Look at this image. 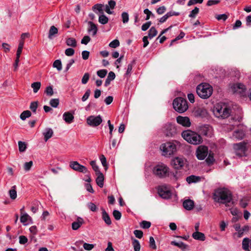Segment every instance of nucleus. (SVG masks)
I'll list each match as a JSON object with an SVG mask.
<instances>
[{"label": "nucleus", "instance_id": "obj_40", "mask_svg": "<svg viewBox=\"0 0 251 251\" xmlns=\"http://www.w3.org/2000/svg\"><path fill=\"white\" fill-rule=\"evenodd\" d=\"M31 88L33 89V92L36 93L41 87V83L40 82H35L31 84Z\"/></svg>", "mask_w": 251, "mask_h": 251}, {"label": "nucleus", "instance_id": "obj_49", "mask_svg": "<svg viewBox=\"0 0 251 251\" xmlns=\"http://www.w3.org/2000/svg\"><path fill=\"white\" fill-rule=\"evenodd\" d=\"M151 226V222L146 221H143L140 223L141 227L144 229H148Z\"/></svg>", "mask_w": 251, "mask_h": 251}, {"label": "nucleus", "instance_id": "obj_5", "mask_svg": "<svg viewBox=\"0 0 251 251\" xmlns=\"http://www.w3.org/2000/svg\"><path fill=\"white\" fill-rule=\"evenodd\" d=\"M173 105L175 110L180 113L186 111L188 108L186 100L181 97L176 98Z\"/></svg>", "mask_w": 251, "mask_h": 251}, {"label": "nucleus", "instance_id": "obj_4", "mask_svg": "<svg viewBox=\"0 0 251 251\" xmlns=\"http://www.w3.org/2000/svg\"><path fill=\"white\" fill-rule=\"evenodd\" d=\"M196 91L200 97L203 99H206L211 96L213 88L210 84L202 83L197 86Z\"/></svg>", "mask_w": 251, "mask_h": 251}, {"label": "nucleus", "instance_id": "obj_15", "mask_svg": "<svg viewBox=\"0 0 251 251\" xmlns=\"http://www.w3.org/2000/svg\"><path fill=\"white\" fill-rule=\"evenodd\" d=\"M231 89L233 93H239L240 94H243L246 90L245 85L240 83L232 84L231 86Z\"/></svg>", "mask_w": 251, "mask_h": 251}, {"label": "nucleus", "instance_id": "obj_20", "mask_svg": "<svg viewBox=\"0 0 251 251\" xmlns=\"http://www.w3.org/2000/svg\"><path fill=\"white\" fill-rule=\"evenodd\" d=\"M104 4L97 3L92 7V10L96 14H98V15H100L104 13Z\"/></svg>", "mask_w": 251, "mask_h": 251}, {"label": "nucleus", "instance_id": "obj_17", "mask_svg": "<svg viewBox=\"0 0 251 251\" xmlns=\"http://www.w3.org/2000/svg\"><path fill=\"white\" fill-rule=\"evenodd\" d=\"M200 131L202 135L210 137L212 134V127L208 125H204L200 127Z\"/></svg>", "mask_w": 251, "mask_h": 251}, {"label": "nucleus", "instance_id": "obj_39", "mask_svg": "<svg viewBox=\"0 0 251 251\" xmlns=\"http://www.w3.org/2000/svg\"><path fill=\"white\" fill-rule=\"evenodd\" d=\"M132 245L133 246L134 251H140L141 245L138 240L135 239H133Z\"/></svg>", "mask_w": 251, "mask_h": 251}, {"label": "nucleus", "instance_id": "obj_43", "mask_svg": "<svg viewBox=\"0 0 251 251\" xmlns=\"http://www.w3.org/2000/svg\"><path fill=\"white\" fill-rule=\"evenodd\" d=\"M31 112L29 110H26L23 112L21 115L20 118L22 120H25L27 118L31 116Z\"/></svg>", "mask_w": 251, "mask_h": 251}, {"label": "nucleus", "instance_id": "obj_46", "mask_svg": "<svg viewBox=\"0 0 251 251\" xmlns=\"http://www.w3.org/2000/svg\"><path fill=\"white\" fill-rule=\"evenodd\" d=\"M121 16L123 23L124 24L127 23L129 20L128 14L126 12H124L122 13Z\"/></svg>", "mask_w": 251, "mask_h": 251}, {"label": "nucleus", "instance_id": "obj_27", "mask_svg": "<svg viewBox=\"0 0 251 251\" xmlns=\"http://www.w3.org/2000/svg\"><path fill=\"white\" fill-rule=\"evenodd\" d=\"M192 237L196 240L202 241H204L205 239L204 234L199 231L194 232L192 234Z\"/></svg>", "mask_w": 251, "mask_h": 251}, {"label": "nucleus", "instance_id": "obj_36", "mask_svg": "<svg viewBox=\"0 0 251 251\" xmlns=\"http://www.w3.org/2000/svg\"><path fill=\"white\" fill-rule=\"evenodd\" d=\"M66 43L68 46L72 47H75L76 46V41L74 38L70 37L67 39Z\"/></svg>", "mask_w": 251, "mask_h": 251}, {"label": "nucleus", "instance_id": "obj_62", "mask_svg": "<svg viewBox=\"0 0 251 251\" xmlns=\"http://www.w3.org/2000/svg\"><path fill=\"white\" fill-rule=\"evenodd\" d=\"M33 165V162L32 161H30L28 162H25L24 164V169L25 171H28L30 170L32 166Z\"/></svg>", "mask_w": 251, "mask_h": 251}, {"label": "nucleus", "instance_id": "obj_23", "mask_svg": "<svg viewBox=\"0 0 251 251\" xmlns=\"http://www.w3.org/2000/svg\"><path fill=\"white\" fill-rule=\"evenodd\" d=\"M63 119L66 123L71 124L74 120V116L70 112H66L63 115Z\"/></svg>", "mask_w": 251, "mask_h": 251}, {"label": "nucleus", "instance_id": "obj_19", "mask_svg": "<svg viewBox=\"0 0 251 251\" xmlns=\"http://www.w3.org/2000/svg\"><path fill=\"white\" fill-rule=\"evenodd\" d=\"M194 115L197 117H205L207 115V112L205 108L199 107L195 110Z\"/></svg>", "mask_w": 251, "mask_h": 251}, {"label": "nucleus", "instance_id": "obj_57", "mask_svg": "<svg viewBox=\"0 0 251 251\" xmlns=\"http://www.w3.org/2000/svg\"><path fill=\"white\" fill-rule=\"evenodd\" d=\"M149 244H150V247L152 248V249L156 250V246L155 245V242L154 241V239L153 237L151 236L150 237V241H149Z\"/></svg>", "mask_w": 251, "mask_h": 251}, {"label": "nucleus", "instance_id": "obj_48", "mask_svg": "<svg viewBox=\"0 0 251 251\" xmlns=\"http://www.w3.org/2000/svg\"><path fill=\"white\" fill-rule=\"evenodd\" d=\"M90 165L92 166L93 169L95 171L96 174L101 173L99 170L98 166L96 164L95 161H91L90 162Z\"/></svg>", "mask_w": 251, "mask_h": 251}, {"label": "nucleus", "instance_id": "obj_30", "mask_svg": "<svg viewBox=\"0 0 251 251\" xmlns=\"http://www.w3.org/2000/svg\"><path fill=\"white\" fill-rule=\"evenodd\" d=\"M115 74L113 72H110L108 74V76L105 80L104 83V86L105 87L108 86L110 84L111 81L113 80L115 78Z\"/></svg>", "mask_w": 251, "mask_h": 251}, {"label": "nucleus", "instance_id": "obj_25", "mask_svg": "<svg viewBox=\"0 0 251 251\" xmlns=\"http://www.w3.org/2000/svg\"><path fill=\"white\" fill-rule=\"evenodd\" d=\"M102 210V219L104 221L105 224L107 225H110L112 223L111 219L108 214L103 209L101 208Z\"/></svg>", "mask_w": 251, "mask_h": 251}, {"label": "nucleus", "instance_id": "obj_1", "mask_svg": "<svg viewBox=\"0 0 251 251\" xmlns=\"http://www.w3.org/2000/svg\"><path fill=\"white\" fill-rule=\"evenodd\" d=\"M213 197L215 201L226 205L232 200V193L226 188H220L216 189Z\"/></svg>", "mask_w": 251, "mask_h": 251}, {"label": "nucleus", "instance_id": "obj_22", "mask_svg": "<svg viewBox=\"0 0 251 251\" xmlns=\"http://www.w3.org/2000/svg\"><path fill=\"white\" fill-rule=\"evenodd\" d=\"M83 223V219L82 218L78 217L76 221L74 222L72 224V228L74 230H77Z\"/></svg>", "mask_w": 251, "mask_h": 251}, {"label": "nucleus", "instance_id": "obj_47", "mask_svg": "<svg viewBox=\"0 0 251 251\" xmlns=\"http://www.w3.org/2000/svg\"><path fill=\"white\" fill-rule=\"evenodd\" d=\"M199 8H198L197 7H195V8L192 10L190 14L189 15V17L190 18H195L197 15L199 13Z\"/></svg>", "mask_w": 251, "mask_h": 251}, {"label": "nucleus", "instance_id": "obj_3", "mask_svg": "<svg viewBox=\"0 0 251 251\" xmlns=\"http://www.w3.org/2000/svg\"><path fill=\"white\" fill-rule=\"evenodd\" d=\"M181 136L188 143L193 145H199L202 142V139L201 135L191 130L183 131L181 133Z\"/></svg>", "mask_w": 251, "mask_h": 251}, {"label": "nucleus", "instance_id": "obj_61", "mask_svg": "<svg viewBox=\"0 0 251 251\" xmlns=\"http://www.w3.org/2000/svg\"><path fill=\"white\" fill-rule=\"evenodd\" d=\"M216 18L218 21L223 20L225 21L228 18V16L225 14H219L216 16Z\"/></svg>", "mask_w": 251, "mask_h": 251}, {"label": "nucleus", "instance_id": "obj_38", "mask_svg": "<svg viewBox=\"0 0 251 251\" xmlns=\"http://www.w3.org/2000/svg\"><path fill=\"white\" fill-rule=\"evenodd\" d=\"M135 60H133L129 64H128L126 73L125 74L126 75H130L132 72V68L135 65Z\"/></svg>", "mask_w": 251, "mask_h": 251}, {"label": "nucleus", "instance_id": "obj_14", "mask_svg": "<svg viewBox=\"0 0 251 251\" xmlns=\"http://www.w3.org/2000/svg\"><path fill=\"white\" fill-rule=\"evenodd\" d=\"M185 159L183 157H176L172 159L171 165L176 169H180L184 165Z\"/></svg>", "mask_w": 251, "mask_h": 251}, {"label": "nucleus", "instance_id": "obj_56", "mask_svg": "<svg viewBox=\"0 0 251 251\" xmlns=\"http://www.w3.org/2000/svg\"><path fill=\"white\" fill-rule=\"evenodd\" d=\"M45 93L49 96H51L53 94V88L51 86H49L46 87Z\"/></svg>", "mask_w": 251, "mask_h": 251}, {"label": "nucleus", "instance_id": "obj_10", "mask_svg": "<svg viewBox=\"0 0 251 251\" xmlns=\"http://www.w3.org/2000/svg\"><path fill=\"white\" fill-rule=\"evenodd\" d=\"M233 148L235 150V153L237 156L241 157L246 156L247 151L246 144L244 142H240L234 144Z\"/></svg>", "mask_w": 251, "mask_h": 251}, {"label": "nucleus", "instance_id": "obj_55", "mask_svg": "<svg viewBox=\"0 0 251 251\" xmlns=\"http://www.w3.org/2000/svg\"><path fill=\"white\" fill-rule=\"evenodd\" d=\"M172 244L174 245L181 249H186V246L182 242H176L175 241L172 242Z\"/></svg>", "mask_w": 251, "mask_h": 251}, {"label": "nucleus", "instance_id": "obj_32", "mask_svg": "<svg viewBox=\"0 0 251 251\" xmlns=\"http://www.w3.org/2000/svg\"><path fill=\"white\" fill-rule=\"evenodd\" d=\"M245 136V133L242 130H237L234 131L233 137L237 140L242 139Z\"/></svg>", "mask_w": 251, "mask_h": 251}, {"label": "nucleus", "instance_id": "obj_24", "mask_svg": "<svg viewBox=\"0 0 251 251\" xmlns=\"http://www.w3.org/2000/svg\"><path fill=\"white\" fill-rule=\"evenodd\" d=\"M184 208L187 210H191L193 209L194 206V202L191 200H186L183 202Z\"/></svg>", "mask_w": 251, "mask_h": 251}, {"label": "nucleus", "instance_id": "obj_52", "mask_svg": "<svg viewBox=\"0 0 251 251\" xmlns=\"http://www.w3.org/2000/svg\"><path fill=\"white\" fill-rule=\"evenodd\" d=\"M89 78H90V75L89 73H86L84 74V75H83L82 78V79H81V83L83 84H86L89 79Z\"/></svg>", "mask_w": 251, "mask_h": 251}, {"label": "nucleus", "instance_id": "obj_58", "mask_svg": "<svg viewBox=\"0 0 251 251\" xmlns=\"http://www.w3.org/2000/svg\"><path fill=\"white\" fill-rule=\"evenodd\" d=\"M87 206L89 209L93 212L96 211L98 209L97 206L93 202L88 203Z\"/></svg>", "mask_w": 251, "mask_h": 251}, {"label": "nucleus", "instance_id": "obj_45", "mask_svg": "<svg viewBox=\"0 0 251 251\" xmlns=\"http://www.w3.org/2000/svg\"><path fill=\"white\" fill-rule=\"evenodd\" d=\"M59 100L58 99H52L50 100V104L54 108H56L59 105Z\"/></svg>", "mask_w": 251, "mask_h": 251}, {"label": "nucleus", "instance_id": "obj_16", "mask_svg": "<svg viewBox=\"0 0 251 251\" xmlns=\"http://www.w3.org/2000/svg\"><path fill=\"white\" fill-rule=\"evenodd\" d=\"M176 120L178 124L183 126L190 127L191 124L190 119L188 117L178 116L176 117Z\"/></svg>", "mask_w": 251, "mask_h": 251}, {"label": "nucleus", "instance_id": "obj_21", "mask_svg": "<svg viewBox=\"0 0 251 251\" xmlns=\"http://www.w3.org/2000/svg\"><path fill=\"white\" fill-rule=\"evenodd\" d=\"M53 131L51 128H46L43 132V135L44 136V140L47 142L53 135Z\"/></svg>", "mask_w": 251, "mask_h": 251}, {"label": "nucleus", "instance_id": "obj_50", "mask_svg": "<svg viewBox=\"0 0 251 251\" xmlns=\"http://www.w3.org/2000/svg\"><path fill=\"white\" fill-rule=\"evenodd\" d=\"M120 46V42L118 40L115 39L113 40L112 42H111L109 44V46L110 48H116Z\"/></svg>", "mask_w": 251, "mask_h": 251}, {"label": "nucleus", "instance_id": "obj_60", "mask_svg": "<svg viewBox=\"0 0 251 251\" xmlns=\"http://www.w3.org/2000/svg\"><path fill=\"white\" fill-rule=\"evenodd\" d=\"M83 247L85 250L91 251L94 248V245L91 244L84 243Z\"/></svg>", "mask_w": 251, "mask_h": 251}, {"label": "nucleus", "instance_id": "obj_31", "mask_svg": "<svg viewBox=\"0 0 251 251\" xmlns=\"http://www.w3.org/2000/svg\"><path fill=\"white\" fill-rule=\"evenodd\" d=\"M30 221H31V217L27 213H24L21 215L20 221L24 225H28Z\"/></svg>", "mask_w": 251, "mask_h": 251}, {"label": "nucleus", "instance_id": "obj_63", "mask_svg": "<svg viewBox=\"0 0 251 251\" xmlns=\"http://www.w3.org/2000/svg\"><path fill=\"white\" fill-rule=\"evenodd\" d=\"M91 93V91L90 89H88L85 92L84 95L82 96L81 98V100L82 101H85L89 97Z\"/></svg>", "mask_w": 251, "mask_h": 251}, {"label": "nucleus", "instance_id": "obj_8", "mask_svg": "<svg viewBox=\"0 0 251 251\" xmlns=\"http://www.w3.org/2000/svg\"><path fill=\"white\" fill-rule=\"evenodd\" d=\"M157 192L158 195L164 199H170L172 196V193L170 188L166 185L158 186Z\"/></svg>", "mask_w": 251, "mask_h": 251}, {"label": "nucleus", "instance_id": "obj_33", "mask_svg": "<svg viewBox=\"0 0 251 251\" xmlns=\"http://www.w3.org/2000/svg\"><path fill=\"white\" fill-rule=\"evenodd\" d=\"M99 22L101 25H105L108 23L109 19L104 14L99 15Z\"/></svg>", "mask_w": 251, "mask_h": 251}, {"label": "nucleus", "instance_id": "obj_2", "mask_svg": "<svg viewBox=\"0 0 251 251\" xmlns=\"http://www.w3.org/2000/svg\"><path fill=\"white\" fill-rule=\"evenodd\" d=\"M213 113L218 118L225 119L229 116L230 108L224 103H218L213 108Z\"/></svg>", "mask_w": 251, "mask_h": 251}, {"label": "nucleus", "instance_id": "obj_34", "mask_svg": "<svg viewBox=\"0 0 251 251\" xmlns=\"http://www.w3.org/2000/svg\"><path fill=\"white\" fill-rule=\"evenodd\" d=\"M16 186H13L11 189L9 191V194L12 200H15L17 198Z\"/></svg>", "mask_w": 251, "mask_h": 251}, {"label": "nucleus", "instance_id": "obj_26", "mask_svg": "<svg viewBox=\"0 0 251 251\" xmlns=\"http://www.w3.org/2000/svg\"><path fill=\"white\" fill-rule=\"evenodd\" d=\"M186 181L189 183H196L201 181V177L199 176L191 175L186 177Z\"/></svg>", "mask_w": 251, "mask_h": 251}, {"label": "nucleus", "instance_id": "obj_51", "mask_svg": "<svg viewBox=\"0 0 251 251\" xmlns=\"http://www.w3.org/2000/svg\"><path fill=\"white\" fill-rule=\"evenodd\" d=\"M107 73V71L106 70L102 69L97 71V75L100 78H103L105 76Z\"/></svg>", "mask_w": 251, "mask_h": 251}, {"label": "nucleus", "instance_id": "obj_64", "mask_svg": "<svg viewBox=\"0 0 251 251\" xmlns=\"http://www.w3.org/2000/svg\"><path fill=\"white\" fill-rule=\"evenodd\" d=\"M65 53L67 56H72L75 53V50L72 48H68L65 50Z\"/></svg>", "mask_w": 251, "mask_h": 251}, {"label": "nucleus", "instance_id": "obj_35", "mask_svg": "<svg viewBox=\"0 0 251 251\" xmlns=\"http://www.w3.org/2000/svg\"><path fill=\"white\" fill-rule=\"evenodd\" d=\"M251 241L248 238H245L242 241V248L246 251H250L249 244Z\"/></svg>", "mask_w": 251, "mask_h": 251}, {"label": "nucleus", "instance_id": "obj_12", "mask_svg": "<svg viewBox=\"0 0 251 251\" xmlns=\"http://www.w3.org/2000/svg\"><path fill=\"white\" fill-rule=\"evenodd\" d=\"M208 149L206 146H200L196 151V156L198 159L203 160L207 156Z\"/></svg>", "mask_w": 251, "mask_h": 251}, {"label": "nucleus", "instance_id": "obj_13", "mask_svg": "<svg viewBox=\"0 0 251 251\" xmlns=\"http://www.w3.org/2000/svg\"><path fill=\"white\" fill-rule=\"evenodd\" d=\"M70 167L75 171H77L83 174L88 173V170L86 167L80 165L77 161H72L70 162Z\"/></svg>", "mask_w": 251, "mask_h": 251}, {"label": "nucleus", "instance_id": "obj_54", "mask_svg": "<svg viewBox=\"0 0 251 251\" xmlns=\"http://www.w3.org/2000/svg\"><path fill=\"white\" fill-rule=\"evenodd\" d=\"M113 215L115 220H119L122 216L121 213L117 210H114L113 211Z\"/></svg>", "mask_w": 251, "mask_h": 251}, {"label": "nucleus", "instance_id": "obj_18", "mask_svg": "<svg viewBox=\"0 0 251 251\" xmlns=\"http://www.w3.org/2000/svg\"><path fill=\"white\" fill-rule=\"evenodd\" d=\"M88 27L87 31L88 33H92L93 36L96 35L98 30L97 25L92 21H89L88 22Z\"/></svg>", "mask_w": 251, "mask_h": 251}, {"label": "nucleus", "instance_id": "obj_42", "mask_svg": "<svg viewBox=\"0 0 251 251\" xmlns=\"http://www.w3.org/2000/svg\"><path fill=\"white\" fill-rule=\"evenodd\" d=\"M53 67L57 69L58 71L62 70V63L60 60H56L53 63Z\"/></svg>", "mask_w": 251, "mask_h": 251}, {"label": "nucleus", "instance_id": "obj_29", "mask_svg": "<svg viewBox=\"0 0 251 251\" xmlns=\"http://www.w3.org/2000/svg\"><path fill=\"white\" fill-rule=\"evenodd\" d=\"M97 175L98 176L96 180V183L100 187L102 188L103 186L104 176L101 173H98Z\"/></svg>", "mask_w": 251, "mask_h": 251}, {"label": "nucleus", "instance_id": "obj_59", "mask_svg": "<svg viewBox=\"0 0 251 251\" xmlns=\"http://www.w3.org/2000/svg\"><path fill=\"white\" fill-rule=\"evenodd\" d=\"M38 106L37 101H33L31 102L30 105V109L33 112H36L37 108Z\"/></svg>", "mask_w": 251, "mask_h": 251}, {"label": "nucleus", "instance_id": "obj_28", "mask_svg": "<svg viewBox=\"0 0 251 251\" xmlns=\"http://www.w3.org/2000/svg\"><path fill=\"white\" fill-rule=\"evenodd\" d=\"M58 33V29L54 25L50 26L49 31L48 38L50 39H52L55 35Z\"/></svg>", "mask_w": 251, "mask_h": 251}, {"label": "nucleus", "instance_id": "obj_44", "mask_svg": "<svg viewBox=\"0 0 251 251\" xmlns=\"http://www.w3.org/2000/svg\"><path fill=\"white\" fill-rule=\"evenodd\" d=\"M19 150L20 152H24L26 149V145L25 142L22 141L18 142Z\"/></svg>", "mask_w": 251, "mask_h": 251}, {"label": "nucleus", "instance_id": "obj_6", "mask_svg": "<svg viewBox=\"0 0 251 251\" xmlns=\"http://www.w3.org/2000/svg\"><path fill=\"white\" fill-rule=\"evenodd\" d=\"M163 155L168 157L173 155L176 151V146L175 142H168L162 144L160 146Z\"/></svg>", "mask_w": 251, "mask_h": 251}, {"label": "nucleus", "instance_id": "obj_9", "mask_svg": "<svg viewBox=\"0 0 251 251\" xmlns=\"http://www.w3.org/2000/svg\"><path fill=\"white\" fill-rule=\"evenodd\" d=\"M162 131L167 137H173L176 133V128L174 125L167 123L162 127Z\"/></svg>", "mask_w": 251, "mask_h": 251}, {"label": "nucleus", "instance_id": "obj_41", "mask_svg": "<svg viewBox=\"0 0 251 251\" xmlns=\"http://www.w3.org/2000/svg\"><path fill=\"white\" fill-rule=\"evenodd\" d=\"M24 45V41H20L19 42V46H18V50H17V53H16V57L17 58H20L21 54L22 51V50H23Z\"/></svg>", "mask_w": 251, "mask_h": 251}, {"label": "nucleus", "instance_id": "obj_7", "mask_svg": "<svg viewBox=\"0 0 251 251\" xmlns=\"http://www.w3.org/2000/svg\"><path fill=\"white\" fill-rule=\"evenodd\" d=\"M169 173V168L163 163L156 165L153 169V173L157 177L163 178L166 176Z\"/></svg>", "mask_w": 251, "mask_h": 251}, {"label": "nucleus", "instance_id": "obj_37", "mask_svg": "<svg viewBox=\"0 0 251 251\" xmlns=\"http://www.w3.org/2000/svg\"><path fill=\"white\" fill-rule=\"evenodd\" d=\"M157 34V31L154 26H152L149 30L148 36L150 39H152Z\"/></svg>", "mask_w": 251, "mask_h": 251}, {"label": "nucleus", "instance_id": "obj_11", "mask_svg": "<svg viewBox=\"0 0 251 251\" xmlns=\"http://www.w3.org/2000/svg\"><path fill=\"white\" fill-rule=\"evenodd\" d=\"M88 125L92 127L98 126L101 124L102 119L100 115L97 116H90L86 119Z\"/></svg>", "mask_w": 251, "mask_h": 251}, {"label": "nucleus", "instance_id": "obj_53", "mask_svg": "<svg viewBox=\"0 0 251 251\" xmlns=\"http://www.w3.org/2000/svg\"><path fill=\"white\" fill-rule=\"evenodd\" d=\"M144 13L145 14H146V17L145 18L146 20H148L150 18L151 16H152L153 17H154V14H152V13L150 10H149L148 8L144 9Z\"/></svg>", "mask_w": 251, "mask_h": 251}]
</instances>
